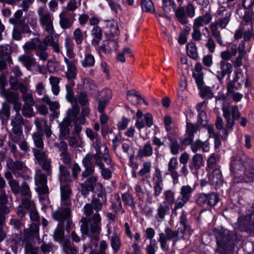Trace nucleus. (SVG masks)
Segmentation results:
<instances>
[{
	"mask_svg": "<svg viewBox=\"0 0 254 254\" xmlns=\"http://www.w3.org/2000/svg\"><path fill=\"white\" fill-rule=\"evenodd\" d=\"M94 172L87 177V179L86 180L80 185L81 193L84 196H87L90 192L93 191L96 186H97L99 190L103 189L102 185L100 183H97L98 177L94 175ZM81 176L82 178H86V177H83L82 175Z\"/></svg>",
	"mask_w": 254,
	"mask_h": 254,
	"instance_id": "nucleus-12",
	"label": "nucleus"
},
{
	"mask_svg": "<svg viewBox=\"0 0 254 254\" xmlns=\"http://www.w3.org/2000/svg\"><path fill=\"white\" fill-rule=\"evenodd\" d=\"M115 198L116 199V201L113 202L111 205L113 212L116 213H118L120 212L122 214H124L125 211L123 208L120 196L117 194L115 195Z\"/></svg>",
	"mask_w": 254,
	"mask_h": 254,
	"instance_id": "nucleus-42",
	"label": "nucleus"
},
{
	"mask_svg": "<svg viewBox=\"0 0 254 254\" xmlns=\"http://www.w3.org/2000/svg\"><path fill=\"white\" fill-rule=\"evenodd\" d=\"M75 85L73 81H68V83L65 85L66 95L65 98L67 101L72 104H74L73 106L76 104V99L74 97L73 91V88Z\"/></svg>",
	"mask_w": 254,
	"mask_h": 254,
	"instance_id": "nucleus-28",
	"label": "nucleus"
},
{
	"mask_svg": "<svg viewBox=\"0 0 254 254\" xmlns=\"http://www.w3.org/2000/svg\"><path fill=\"white\" fill-rule=\"evenodd\" d=\"M167 138L170 142V151L172 154L176 155L179 153L180 145L177 140L174 139L170 136H168Z\"/></svg>",
	"mask_w": 254,
	"mask_h": 254,
	"instance_id": "nucleus-54",
	"label": "nucleus"
},
{
	"mask_svg": "<svg viewBox=\"0 0 254 254\" xmlns=\"http://www.w3.org/2000/svg\"><path fill=\"white\" fill-rule=\"evenodd\" d=\"M213 70V73L220 81L227 74H230L232 72L233 67L230 63L221 61L219 64L214 66Z\"/></svg>",
	"mask_w": 254,
	"mask_h": 254,
	"instance_id": "nucleus-14",
	"label": "nucleus"
},
{
	"mask_svg": "<svg viewBox=\"0 0 254 254\" xmlns=\"http://www.w3.org/2000/svg\"><path fill=\"white\" fill-rule=\"evenodd\" d=\"M212 184L220 185L223 182V177L221 171L218 169H215L212 173L211 178Z\"/></svg>",
	"mask_w": 254,
	"mask_h": 254,
	"instance_id": "nucleus-48",
	"label": "nucleus"
},
{
	"mask_svg": "<svg viewBox=\"0 0 254 254\" xmlns=\"http://www.w3.org/2000/svg\"><path fill=\"white\" fill-rule=\"evenodd\" d=\"M237 239V235L234 232L223 231L217 236L216 252L219 254H229L234 249V243Z\"/></svg>",
	"mask_w": 254,
	"mask_h": 254,
	"instance_id": "nucleus-4",
	"label": "nucleus"
},
{
	"mask_svg": "<svg viewBox=\"0 0 254 254\" xmlns=\"http://www.w3.org/2000/svg\"><path fill=\"white\" fill-rule=\"evenodd\" d=\"M177 227V230H173L169 227H166L164 232L159 234L158 241L163 251L168 250V241H172V246H175L178 240L184 239L185 233L190 230V227L187 225V217L184 211L180 216L179 224Z\"/></svg>",
	"mask_w": 254,
	"mask_h": 254,
	"instance_id": "nucleus-1",
	"label": "nucleus"
},
{
	"mask_svg": "<svg viewBox=\"0 0 254 254\" xmlns=\"http://www.w3.org/2000/svg\"><path fill=\"white\" fill-rule=\"evenodd\" d=\"M153 185L163 186V180L162 176V172L159 169H156L153 176Z\"/></svg>",
	"mask_w": 254,
	"mask_h": 254,
	"instance_id": "nucleus-57",
	"label": "nucleus"
},
{
	"mask_svg": "<svg viewBox=\"0 0 254 254\" xmlns=\"http://www.w3.org/2000/svg\"><path fill=\"white\" fill-rule=\"evenodd\" d=\"M59 169L61 174V183H62V182H70L72 181V179H70L69 176L70 172L67 167L62 164H61L59 166Z\"/></svg>",
	"mask_w": 254,
	"mask_h": 254,
	"instance_id": "nucleus-39",
	"label": "nucleus"
},
{
	"mask_svg": "<svg viewBox=\"0 0 254 254\" xmlns=\"http://www.w3.org/2000/svg\"><path fill=\"white\" fill-rule=\"evenodd\" d=\"M106 196L102 190H99L93 196L91 203H87L83 207L85 215H90L93 212H98L101 210L103 205L106 203Z\"/></svg>",
	"mask_w": 254,
	"mask_h": 254,
	"instance_id": "nucleus-6",
	"label": "nucleus"
},
{
	"mask_svg": "<svg viewBox=\"0 0 254 254\" xmlns=\"http://www.w3.org/2000/svg\"><path fill=\"white\" fill-rule=\"evenodd\" d=\"M23 47L25 51L34 50L36 55L42 61H46L48 59L49 55L47 52L46 45L39 38L33 39L31 41L26 42Z\"/></svg>",
	"mask_w": 254,
	"mask_h": 254,
	"instance_id": "nucleus-11",
	"label": "nucleus"
},
{
	"mask_svg": "<svg viewBox=\"0 0 254 254\" xmlns=\"http://www.w3.org/2000/svg\"><path fill=\"white\" fill-rule=\"evenodd\" d=\"M21 204L28 211L36 207L35 203L31 199V197H26L22 198Z\"/></svg>",
	"mask_w": 254,
	"mask_h": 254,
	"instance_id": "nucleus-55",
	"label": "nucleus"
},
{
	"mask_svg": "<svg viewBox=\"0 0 254 254\" xmlns=\"http://www.w3.org/2000/svg\"><path fill=\"white\" fill-rule=\"evenodd\" d=\"M179 163L176 157H171L168 163V171L174 183L178 182L180 175L177 171Z\"/></svg>",
	"mask_w": 254,
	"mask_h": 254,
	"instance_id": "nucleus-21",
	"label": "nucleus"
},
{
	"mask_svg": "<svg viewBox=\"0 0 254 254\" xmlns=\"http://www.w3.org/2000/svg\"><path fill=\"white\" fill-rule=\"evenodd\" d=\"M89 47H86L85 52L84 58L81 60V64L82 67L84 68H88L93 67L95 63V59L94 57L90 54L88 50Z\"/></svg>",
	"mask_w": 254,
	"mask_h": 254,
	"instance_id": "nucleus-27",
	"label": "nucleus"
},
{
	"mask_svg": "<svg viewBox=\"0 0 254 254\" xmlns=\"http://www.w3.org/2000/svg\"><path fill=\"white\" fill-rule=\"evenodd\" d=\"M47 177L44 174L40 173L35 178V184L37 186V191L40 195L48 194V188L47 185Z\"/></svg>",
	"mask_w": 254,
	"mask_h": 254,
	"instance_id": "nucleus-19",
	"label": "nucleus"
},
{
	"mask_svg": "<svg viewBox=\"0 0 254 254\" xmlns=\"http://www.w3.org/2000/svg\"><path fill=\"white\" fill-rule=\"evenodd\" d=\"M18 60L19 62L22 63L28 70L31 69L32 66L37 65L36 59L33 58L32 55H22L18 58Z\"/></svg>",
	"mask_w": 254,
	"mask_h": 254,
	"instance_id": "nucleus-25",
	"label": "nucleus"
},
{
	"mask_svg": "<svg viewBox=\"0 0 254 254\" xmlns=\"http://www.w3.org/2000/svg\"><path fill=\"white\" fill-rule=\"evenodd\" d=\"M10 106L7 103H2V108L0 110V119L7 120L10 117Z\"/></svg>",
	"mask_w": 254,
	"mask_h": 254,
	"instance_id": "nucleus-49",
	"label": "nucleus"
},
{
	"mask_svg": "<svg viewBox=\"0 0 254 254\" xmlns=\"http://www.w3.org/2000/svg\"><path fill=\"white\" fill-rule=\"evenodd\" d=\"M40 24L43 29L49 35L55 34L54 27V17L52 13L43 7H40L37 11Z\"/></svg>",
	"mask_w": 254,
	"mask_h": 254,
	"instance_id": "nucleus-10",
	"label": "nucleus"
},
{
	"mask_svg": "<svg viewBox=\"0 0 254 254\" xmlns=\"http://www.w3.org/2000/svg\"><path fill=\"white\" fill-rule=\"evenodd\" d=\"M203 165V159L201 154L196 153L193 155L190 160L189 168L194 176H197L198 171Z\"/></svg>",
	"mask_w": 254,
	"mask_h": 254,
	"instance_id": "nucleus-17",
	"label": "nucleus"
},
{
	"mask_svg": "<svg viewBox=\"0 0 254 254\" xmlns=\"http://www.w3.org/2000/svg\"><path fill=\"white\" fill-rule=\"evenodd\" d=\"M230 54L235 56L237 53L239 55H245L246 51L244 43L242 42L239 45L233 44L231 47Z\"/></svg>",
	"mask_w": 254,
	"mask_h": 254,
	"instance_id": "nucleus-45",
	"label": "nucleus"
},
{
	"mask_svg": "<svg viewBox=\"0 0 254 254\" xmlns=\"http://www.w3.org/2000/svg\"><path fill=\"white\" fill-rule=\"evenodd\" d=\"M8 145L14 158L16 159H20L23 156V154L18 150L17 147L15 144L11 142H9Z\"/></svg>",
	"mask_w": 254,
	"mask_h": 254,
	"instance_id": "nucleus-62",
	"label": "nucleus"
},
{
	"mask_svg": "<svg viewBox=\"0 0 254 254\" xmlns=\"http://www.w3.org/2000/svg\"><path fill=\"white\" fill-rule=\"evenodd\" d=\"M176 5L174 0H163L162 8L165 13H170L176 9Z\"/></svg>",
	"mask_w": 254,
	"mask_h": 254,
	"instance_id": "nucleus-50",
	"label": "nucleus"
},
{
	"mask_svg": "<svg viewBox=\"0 0 254 254\" xmlns=\"http://www.w3.org/2000/svg\"><path fill=\"white\" fill-rule=\"evenodd\" d=\"M80 108L78 105H74L72 108H69L67 111V118L70 122H72L74 125L73 134L79 136L82 130V127L85 123L86 119L83 114H79Z\"/></svg>",
	"mask_w": 254,
	"mask_h": 254,
	"instance_id": "nucleus-8",
	"label": "nucleus"
},
{
	"mask_svg": "<svg viewBox=\"0 0 254 254\" xmlns=\"http://www.w3.org/2000/svg\"><path fill=\"white\" fill-rule=\"evenodd\" d=\"M6 166L11 171L16 177H19L22 176L19 172L23 170L25 167L23 162L18 160L14 161L12 159L10 158L6 160Z\"/></svg>",
	"mask_w": 254,
	"mask_h": 254,
	"instance_id": "nucleus-18",
	"label": "nucleus"
},
{
	"mask_svg": "<svg viewBox=\"0 0 254 254\" xmlns=\"http://www.w3.org/2000/svg\"><path fill=\"white\" fill-rule=\"evenodd\" d=\"M65 47L66 48V55L70 60H75L74 58L75 55L73 51V43L68 38L65 40Z\"/></svg>",
	"mask_w": 254,
	"mask_h": 254,
	"instance_id": "nucleus-46",
	"label": "nucleus"
},
{
	"mask_svg": "<svg viewBox=\"0 0 254 254\" xmlns=\"http://www.w3.org/2000/svg\"><path fill=\"white\" fill-rule=\"evenodd\" d=\"M118 49V42L115 40H108L103 42L100 46V49L105 54H110L112 51Z\"/></svg>",
	"mask_w": 254,
	"mask_h": 254,
	"instance_id": "nucleus-26",
	"label": "nucleus"
},
{
	"mask_svg": "<svg viewBox=\"0 0 254 254\" xmlns=\"http://www.w3.org/2000/svg\"><path fill=\"white\" fill-rule=\"evenodd\" d=\"M10 85L12 89L14 90H19L20 92L22 94V95H24L28 92L27 87L23 83L19 82V81L16 82L15 84L14 85L12 84H10Z\"/></svg>",
	"mask_w": 254,
	"mask_h": 254,
	"instance_id": "nucleus-60",
	"label": "nucleus"
},
{
	"mask_svg": "<svg viewBox=\"0 0 254 254\" xmlns=\"http://www.w3.org/2000/svg\"><path fill=\"white\" fill-rule=\"evenodd\" d=\"M129 54L132 57L133 56V54L132 52L129 48L126 47L125 48L123 51L121 53H119L116 57V59L118 61L122 63H124L126 62V59L125 57V55Z\"/></svg>",
	"mask_w": 254,
	"mask_h": 254,
	"instance_id": "nucleus-63",
	"label": "nucleus"
},
{
	"mask_svg": "<svg viewBox=\"0 0 254 254\" xmlns=\"http://www.w3.org/2000/svg\"><path fill=\"white\" fill-rule=\"evenodd\" d=\"M122 199L125 205H129L131 207H134L135 206L133 198L130 193L126 192L122 194Z\"/></svg>",
	"mask_w": 254,
	"mask_h": 254,
	"instance_id": "nucleus-64",
	"label": "nucleus"
},
{
	"mask_svg": "<svg viewBox=\"0 0 254 254\" xmlns=\"http://www.w3.org/2000/svg\"><path fill=\"white\" fill-rule=\"evenodd\" d=\"M54 219L62 222L68 219L70 216V210L68 207L59 209L53 213Z\"/></svg>",
	"mask_w": 254,
	"mask_h": 254,
	"instance_id": "nucleus-24",
	"label": "nucleus"
},
{
	"mask_svg": "<svg viewBox=\"0 0 254 254\" xmlns=\"http://www.w3.org/2000/svg\"><path fill=\"white\" fill-rule=\"evenodd\" d=\"M23 19H25L26 22L28 25H30L33 29H35L36 28L37 26V20L33 12H29Z\"/></svg>",
	"mask_w": 254,
	"mask_h": 254,
	"instance_id": "nucleus-52",
	"label": "nucleus"
},
{
	"mask_svg": "<svg viewBox=\"0 0 254 254\" xmlns=\"http://www.w3.org/2000/svg\"><path fill=\"white\" fill-rule=\"evenodd\" d=\"M110 245L114 253H117L121 249L122 242L120 236L117 233H114L110 239Z\"/></svg>",
	"mask_w": 254,
	"mask_h": 254,
	"instance_id": "nucleus-36",
	"label": "nucleus"
},
{
	"mask_svg": "<svg viewBox=\"0 0 254 254\" xmlns=\"http://www.w3.org/2000/svg\"><path fill=\"white\" fill-rule=\"evenodd\" d=\"M86 216L88 217L90 232L99 234L101 230V218L99 213L93 212L90 215Z\"/></svg>",
	"mask_w": 254,
	"mask_h": 254,
	"instance_id": "nucleus-15",
	"label": "nucleus"
},
{
	"mask_svg": "<svg viewBox=\"0 0 254 254\" xmlns=\"http://www.w3.org/2000/svg\"><path fill=\"white\" fill-rule=\"evenodd\" d=\"M232 16V12L226 9H221L218 11L217 19L211 23L209 29L213 37L220 46H224L220 31L218 28L225 29L229 23Z\"/></svg>",
	"mask_w": 254,
	"mask_h": 254,
	"instance_id": "nucleus-3",
	"label": "nucleus"
},
{
	"mask_svg": "<svg viewBox=\"0 0 254 254\" xmlns=\"http://www.w3.org/2000/svg\"><path fill=\"white\" fill-rule=\"evenodd\" d=\"M153 147L150 142L148 141L142 148L138 150L137 155L140 158L150 157L153 154Z\"/></svg>",
	"mask_w": 254,
	"mask_h": 254,
	"instance_id": "nucleus-32",
	"label": "nucleus"
},
{
	"mask_svg": "<svg viewBox=\"0 0 254 254\" xmlns=\"http://www.w3.org/2000/svg\"><path fill=\"white\" fill-rule=\"evenodd\" d=\"M64 62L67 66V71L65 72L66 77L69 81H73L76 77L77 68L75 64L76 60H69L67 57H64Z\"/></svg>",
	"mask_w": 254,
	"mask_h": 254,
	"instance_id": "nucleus-20",
	"label": "nucleus"
},
{
	"mask_svg": "<svg viewBox=\"0 0 254 254\" xmlns=\"http://www.w3.org/2000/svg\"><path fill=\"white\" fill-rule=\"evenodd\" d=\"M64 237V232L62 226L59 225L53 233V239L56 242L61 244L64 254H77L78 250L77 247L72 246L70 241Z\"/></svg>",
	"mask_w": 254,
	"mask_h": 254,
	"instance_id": "nucleus-7",
	"label": "nucleus"
},
{
	"mask_svg": "<svg viewBox=\"0 0 254 254\" xmlns=\"http://www.w3.org/2000/svg\"><path fill=\"white\" fill-rule=\"evenodd\" d=\"M223 116L225 118L226 128L223 127V121L220 117H217L215 123L216 127L218 129H221L223 133V137L226 139L228 135V130L233 129L235 125V121L240 117L238 107L231 106L228 104H224L222 107Z\"/></svg>",
	"mask_w": 254,
	"mask_h": 254,
	"instance_id": "nucleus-2",
	"label": "nucleus"
},
{
	"mask_svg": "<svg viewBox=\"0 0 254 254\" xmlns=\"http://www.w3.org/2000/svg\"><path fill=\"white\" fill-rule=\"evenodd\" d=\"M141 6L142 9L146 12H153L154 7L151 0H141Z\"/></svg>",
	"mask_w": 254,
	"mask_h": 254,
	"instance_id": "nucleus-58",
	"label": "nucleus"
},
{
	"mask_svg": "<svg viewBox=\"0 0 254 254\" xmlns=\"http://www.w3.org/2000/svg\"><path fill=\"white\" fill-rule=\"evenodd\" d=\"M212 19V16L209 12H206L204 15L198 16L194 19L191 33V37L194 41L198 42L202 40L200 28L210 23Z\"/></svg>",
	"mask_w": 254,
	"mask_h": 254,
	"instance_id": "nucleus-9",
	"label": "nucleus"
},
{
	"mask_svg": "<svg viewBox=\"0 0 254 254\" xmlns=\"http://www.w3.org/2000/svg\"><path fill=\"white\" fill-rule=\"evenodd\" d=\"M198 89L200 91L199 95L202 98L211 99L213 97V93L210 87L203 85Z\"/></svg>",
	"mask_w": 254,
	"mask_h": 254,
	"instance_id": "nucleus-47",
	"label": "nucleus"
},
{
	"mask_svg": "<svg viewBox=\"0 0 254 254\" xmlns=\"http://www.w3.org/2000/svg\"><path fill=\"white\" fill-rule=\"evenodd\" d=\"M170 213V207L166 202H162L159 204L156 209L155 219L158 222H162L165 220L166 215Z\"/></svg>",
	"mask_w": 254,
	"mask_h": 254,
	"instance_id": "nucleus-22",
	"label": "nucleus"
},
{
	"mask_svg": "<svg viewBox=\"0 0 254 254\" xmlns=\"http://www.w3.org/2000/svg\"><path fill=\"white\" fill-rule=\"evenodd\" d=\"M10 48L8 45L0 46V59H4L7 61V63L12 64V59L10 56Z\"/></svg>",
	"mask_w": 254,
	"mask_h": 254,
	"instance_id": "nucleus-38",
	"label": "nucleus"
},
{
	"mask_svg": "<svg viewBox=\"0 0 254 254\" xmlns=\"http://www.w3.org/2000/svg\"><path fill=\"white\" fill-rule=\"evenodd\" d=\"M1 94L5 98L7 102L11 104L19 99L18 93L9 91L5 88L1 89Z\"/></svg>",
	"mask_w": 254,
	"mask_h": 254,
	"instance_id": "nucleus-29",
	"label": "nucleus"
},
{
	"mask_svg": "<svg viewBox=\"0 0 254 254\" xmlns=\"http://www.w3.org/2000/svg\"><path fill=\"white\" fill-rule=\"evenodd\" d=\"M187 54L191 59L197 58L198 54L196 50V46L194 43L190 42L187 45Z\"/></svg>",
	"mask_w": 254,
	"mask_h": 254,
	"instance_id": "nucleus-51",
	"label": "nucleus"
},
{
	"mask_svg": "<svg viewBox=\"0 0 254 254\" xmlns=\"http://www.w3.org/2000/svg\"><path fill=\"white\" fill-rule=\"evenodd\" d=\"M194 189V187L189 185H184L180 189V194L190 200Z\"/></svg>",
	"mask_w": 254,
	"mask_h": 254,
	"instance_id": "nucleus-41",
	"label": "nucleus"
},
{
	"mask_svg": "<svg viewBox=\"0 0 254 254\" xmlns=\"http://www.w3.org/2000/svg\"><path fill=\"white\" fill-rule=\"evenodd\" d=\"M32 151L36 159L40 163L48 159V156L44 148H33Z\"/></svg>",
	"mask_w": 254,
	"mask_h": 254,
	"instance_id": "nucleus-43",
	"label": "nucleus"
},
{
	"mask_svg": "<svg viewBox=\"0 0 254 254\" xmlns=\"http://www.w3.org/2000/svg\"><path fill=\"white\" fill-rule=\"evenodd\" d=\"M64 182L61 183V193L63 199L66 200L70 193L69 186L67 184H64Z\"/></svg>",
	"mask_w": 254,
	"mask_h": 254,
	"instance_id": "nucleus-61",
	"label": "nucleus"
},
{
	"mask_svg": "<svg viewBox=\"0 0 254 254\" xmlns=\"http://www.w3.org/2000/svg\"><path fill=\"white\" fill-rule=\"evenodd\" d=\"M247 163L242 162L240 159H234L231 164V171L234 173L237 171H245Z\"/></svg>",
	"mask_w": 254,
	"mask_h": 254,
	"instance_id": "nucleus-40",
	"label": "nucleus"
},
{
	"mask_svg": "<svg viewBox=\"0 0 254 254\" xmlns=\"http://www.w3.org/2000/svg\"><path fill=\"white\" fill-rule=\"evenodd\" d=\"M104 24L106 28L113 36L118 35L120 33L119 26L117 22L113 20H105Z\"/></svg>",
	"mask_w": 254,
	"mask_h": 254,
	"instance_id": "nucleus-33",
	"label": "nucleus"
},
{
	"mask_svg": "<svg viewBox=\"0 0 254 254\" xmlns=\"http://www.w3.org/2000/svg\"><path fill=\"white\" fill-rule=\"evenodd\" d=\"M39 225L36 223H32L29 228L25 229L24 231L23 238L25 241H29L39 235Z\"/></svg>",
	"mask_w": 254,
	"mask_h": 254,
	"instance_id": "nucleus-23",
	"label": "nucleus"
},
{
	"mask_svg": "<svg viewBox=\"0 0 254 254\" xmlns=\"http://www.w3.org/2000/svg\"><path fill=\"white\" fill-rule=\"evenodd\" d=\"M18 194H20L22 198L26 197H32L30 186L26 182L24 181L21 183L19 190H18Z\"/></svg>",
	"mask_w": 254,
	"mask_h": 254,
	"instance_id": "nucleus-37",
	"label": "nucleus"
},
{
	"mask_svg": "<svg viewBox=\"0 0 254 254\" xmlns=\"http://www.w3.org/2000/svg\"><path fill=\"white\" fill-rule=\"evenodd\" d=\"M43 43H45L46 44L47 50L48 49V46H49L52 48L54 52L57 53L60 52L61 49L59 42L58 41H54L53 35L46 36L43 41Z\"/></svg>",
	"mask_w": 254,
	"mask_h": 254,
	"instance_id": "nucleus-31",
	"label": "nucleus"
},
{
	"mask_svg": "<svg viewBox=\"0 0 254 254\" xmlns=\"http://www.w3.org/2000/svg\"><path fill=\"white\" fill-rule=\"evenodd\" d=\"M94 164L97 165L100 170L101 176L106 180H110L112 177V171L109 167H106L107 165L103 160L102 157L98 155L95 156V160H94Z\"/></svg>",
	"mask_w": 254,
	"mask_h": 254,
	"instance_id": "nucleus-16",
	"label": "nucleus"
},
{
	"mask_svg": "<svg viewBox=\"0 0 254 254\" xmlns=\"http://www.w3.org/2000/svg\"><path fill=\"white\" fill-rule=\"evenodd\" d=\"M244 82L243 81H233V82H230L228 83L227 88V93L229 95L230 94H232L234 93V88L236 89H239L241 87Z\"/></svg>",
	"mask_w": 254,
	"mask_h": 254,
	"instance_id": "nucleus-56",
	"label": "nucleus"
},
{
	"mask_svg": "<svg viewBox=\"0 0 254 254\" xmlns=\"http://www.w3.org/2000/svg\"><path fill=\"white\" fill-rule=\"evenodd\" d=\"M43 132L35 131L31 134L32 139L35 146V148H44V144L43 139Z\"/></svg>",
	"mask_w": 254,
	"mask_h": 254,
	"instance_id": "nucleus-34",
	"label": "nucleus"
},
{
	"mask_svg": "<svg viewBox=\"0 0 254 254\" xmlns=\"http://www.w3.org/2000/svg\"><path fill=\"white\" fill-rule=\"evenodd\" d=\"M11 73V74L9 77V84L14 85L16 82L18 81L19 78L23 75V73L18 66H13Z\"/></svg>",
	"mask_w": 254,
	"mask_h": 254,
	"instance_id": "nucleus-35",
	"label": "nucleus"
},
{
	"mask_svg": "<svg viewBox=\"0 0 254 254\" xmlns=\"http://www.w3.org/2000/svg\"><path fill=\"white\" fill-rule=\"evenodd\" d=\"M189 201L188 199L180 194L176 200L175 201V206L173 209V211H176L178 209L183 208Z\"/></svg>",
	"mask_w": 254,
	"mask_h": 254,
	"instance_id": "nucleus-59",
	"label": "nucleus"
},
{
	"mask_svg": "<svg viewBox=\"0 0 254 254\" xmlns=\"http://www.w3.org/2000/svg\"><path fill=\"white\" fill-rule=\"evenodd\" d=\"M198 129V126L197 124H192L187 122L186 129L188 134L190 135V139H193L194 134L196 132Z\"/></svg>",
	"mask_w": 254,
	"mask_h": 254,
	"instance_id": "nucleus-53",
	"label": "nucleus"
},
{
	"mask_svg": "<svg viewBox=\"0 0 254 254\" xmlns=\"http://www.w3.org/2000/svg\"><path fill=\"white\" fill-rule=\"evenodd\" d=\"M60 24L61 27L64 29L70 28L72 25V22L64 14V12H62L59 15Z\"/></svg>",
	"mask_w": 254,
	"mask_h": 254,
	"instance_id": "nucleus-44",
	"label": "nucleus"
},
{
	"mask_svg": "<svg viewBox=\"0 0 254 254\" xmlns=\"http://www.w3.org/2000/svg\"><path fill=\"white\" fill-rule=\"evenodd\" d=\"M219 201V197L215 192L200 193L196 199V203L202 207L213 206Z\"/></svg>",
	"mask_w": 254,
	"mask_h": 254,
	"instance_id": "nucleus-13",
	"label": "nucleus"
},
{
	"mask_svg": "<svg viewBox=\"0 0 254 254\" xmlns=\"http://www.w3.org/2000/svg\"><path fill=\"white\" fill-rule=\"evenodd\" d=\"M93 141V146L96 153L94 155L87 154L82 160V164L84 167V170L82 173L83 177H87L95 172L94 165L92 160H95V156L98 155L102 157V153L100 151L101 146V139L99 136L94 138Z\"/></svg>",
	"mask_w": 254,
	"mask_h": 254,
	"instance_id": "nucleus-5",
	"label": "nucleus"
},
{
	"mask_svg": "<svg viewBox=\"0 0 254 254\" xmlns=\"http://www.w3.org/2000/svg\"><path fill=\"white\" fill-rule=\"evenodd\" d=\"M70 124L69 119H65L60 124V137L63 139H66L69 136V130L68 127Z\"/></svg>",
	"mask_w": 254,
	"mask_h": 254,
	"instance_id": "nucleus-30",
	"label": "nucleus"
}]
</instances>
